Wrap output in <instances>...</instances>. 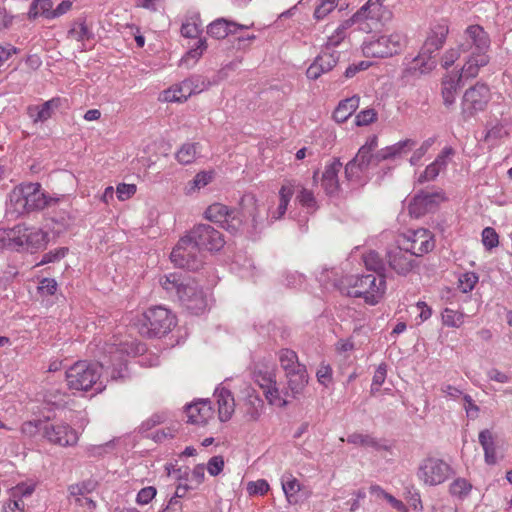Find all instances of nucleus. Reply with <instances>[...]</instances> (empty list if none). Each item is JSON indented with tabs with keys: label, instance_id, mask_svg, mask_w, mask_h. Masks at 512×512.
<instances>
[{
	"label": "nucleus",
	"instance_id": "obj_64",
	"mask_svg": "<svg viewBox=\"0 0 512 512\" xmlns=\"http://www.w3.org/2000/svg\"><path fill=\"white\" fill-rule=\"evenodd\" d=\"M336 5L333 2L320 0V3L314 11V16L317 20L324 19L329 13L335 9Z\"/></svg>",
	"mask_w": 512,
	"mask_h": 512
},
{
	"label": "nucleus",
	"instance_id": "obj_38",
	"mask_svg": "<svg viewBox=\"0 0 512 512\" xmlns=\"http://www.w3.org/2000/svg\"><path fill=\"white\" fill-rule=\"evenodd\" d=\"M278 358L282 369L285 371V374L306 367L299 362L297 353L288 348L281 349L278 352Z\"/></svg>",
	"mask_w": 512,
	"mask_h": 512
},
{
	"label": "nucleus",
	"instance_id": "obj_4",
	"mask_svg": "<svg viewBox=\"0 0 512 512\" xmlns=\"http://www.w3.org/2000/svg\"><path fill=\"white\" fill-rule=\"evenodd\" d=\"M297 185L295 181H285L279 190V203L276 208L268 209V217L264 218L259 215V208L256 199L253 196H245L242 198L243 214L251 218L252 228L255 232L263 229L266 225L281 219L288 208L290 200L295 192Z\"/></svg>",
	"mask_w": 512,
	"mask_h": 512
},
{
	"label": "nucleus",
	"instance_id": "obj_6",
	"mask_svg": "<svg viewBox=\"0 0 512 512\" xmlns=\"http://www.w3.org/2000/svg\"><path fill=\"white\" fill-rule=\"evenodd\" d=\"M176 325L175 315L163 306L148 308L139 319V332L147 337L165 335Z\"/></svg>",
	"mask_w": 512,
	"mask_h": 512
},
{
	"label": "nucleus",
	"instance_id": "obj_57",
	"mask_svg": "<svg viewBox=\"0 0 512 512\" xmlns=\"http://www.w3.org/2000/svg\"><path fill=\"white\" fill-rule=\"evenodd\" d=\"M205 479V468L203 464L196 465L188 476V484L191 489H197Z\"/></svg>",
	"mask_w": 512,
	"mask_h": 512
},
{
	"label": "nucleus",
	"instance_id": "obj_54",
	"mask_svg": "<svg viewBox=\"0 0 512 512\" xmlns=\"http://www.w3.org/2000/svg\"><path fill=\"white\" fill-rule=\"evenodd\" d=\"M387 376V365L386 363H381L378 365V367L375 370V373L372 378V384H371V394L375 395L382 384L385 382Z\"/></svg>",
	"mask_w": 512,
	"mask_h": 512
},
{
	"label": "nucleus",
	"instance_id": "obj_34",
	"mask_svg": "<svg viewBox=\"0 0 512 512\" xmlns=\"http://www.w3.org/2000/svg\"><path fill=\"white\" fill-rule=\"evenodd\" d=\"M288 389L293 397H297L303 392L308 383V374L306 367L286 373Z\"/></svg>",
	"mask_w": 512,
	"mask_h": 512
},
{
	"label": "nucleus",
	"instance_id": "obj_5",
	"mask_svg": "<svg viewBox=\"0 0 512 512\" xmlns=\"http://www.w3.org/2000/svg\"><path fill=\"white\" fill-rule=\"evenodd\" d=\"M342 284L347 289L348 296L361 297L370 305L377 304L386 289V281L382 274L349 275L343 279Z\"/></svg>",
	"mask_w": 512,
	"mask_h": 512
},
{
	"label": "nucleus",
	"instance_id": "obj_59",
	"mask_svg": "<svg viewBox=\"0 0 512 512\" xmlns=\"http://www.w3.org/2000/svg\"><path fill=\"white\" fill-rule=\"evenodd\" d=\"M377 119V113L374 109L368 108L360 111L356 115V125L357 126H367L373 123Z\"/></svg>",
	"mask_w": 512,
	"mask_h": 512
},
{
	"label": "nucleus",
	"instance_id": "obj_46",
	"mask_svg": "<svg viewBox=\"0 0 512 512\" xmlns=\"http://www.w3.org/2000/svg\"><path fill=\"white\" fill-rule=\"evenodd\" d=\"M212 180V173L211 172H199L196 174V176L193 178V180L189 181L185 187V193L186 194H192L196 192L197 190L205 187L207 184H209Z\"/></svg>",
	"mask_w": 512,
	"mask_h": 512
},
{
	"label": "nucleus",
	"instance_id": "obj_32",
	"mask_svg": "<svg viewBox=\"0 0 512 512\" xmlns=\"http://www.w3.org/2000/svg\"><path fill=\"white\" fill-rule=\"evenodd\" d=\"M415 146V141L406 139L399 141L391 146L385 147L376 153L377 161L394 159L403 154H407Z\"/></svg>",
	"mask_w": 512,
	"mask_h": 512
},
{
	"label": "nucleus",
	"instance_id": "obj_28",
	"mask_svg": "<svg viewBox=\"0 0 512 512\" xmlns=\"http://www.w3.org/2000/svg\"><path fill=\"white\" fill-rule=\"evenodd\" d=\"M462 78H469L464 75L463 68L460 73L446 75L443 78L441 94L446 106H451L455 103L457 89Z\"/></svg>",
	"mask_w": 512,
	"mask_h": 512
},
{
	"label": "nucleus",
	"instance_id": "obj_8",
	"mask_svg": "<svg viewBox=\"0 0 512 512\" xmlns=\"http://www.w3.org/2000/svg\"><path fill=\"white\" fill-rule=\"evenodd\" d=\"M454 474L453 468L446 461L428 457L423 459L416 472L418 480L425 486H438Z\"/></svg>",
	"mask_w": 512,
	"mask_h": 512
},
{
	"label": "nucleus",
	"instance_id": "obj_23",
	"mask_svg": "<svg viewBox=\"0 0 512 512\" xmlns=\"http://www.w3.org/2000/svg\"><path fill=\"white\" fill-rule=\"evenodd\" d=\"M383 1L384 0H368L352 18L356 23H360L364 20H370L375 23L381 21L387 13Z\"/></svg>",
	"mask_w": 512,
	"mask_h": 512
},
{
	"label": "nucleus",
	"instance_id": "obj_48",
	"mask_svg": "<svg viewBox=\"0 0 512 512\" xmlns=\"http://www.w3.org/2000/svg\"><path fill=\"white\" fill-rule=\"evenodd\" d=\"M246 416L251 421H256L262 414L263 401L258 396H249L247 400Z\"/></svg>",
	"mask_w": 512,
	"mask_h": 512
},
{
	"label": "nucleus",
	"instance_id": "obj_3",
	"mask_svg": "<svg viewBox=\"0 0 512 512\" xmlns=\"http://www.w3.org/2000/svg\"><path fill=\"white\" fill-rule=\"evenodd\" d=\"M109 372L108 361L89 362L77 361L65 372L67 386L70 390L89 391L100 393L105 389L103 384L102 371Z\"/></svg>",
	"mask_w": 512,
	"mask_h": 512
},
{
	"label": "nucleus",
	"instance_id": "obj_58",
	"mask_svg": "<svg viewBox=\"0 0 512 512\" xmlns=\"http://www.w3.org/2000/svg\"><path fill=\"white\" fill-rule=\"evenodd\" d=\"M482 243L488 249L491 250L499 244V237L496 231L491 227H486L482 231Z\"/></svg>",
	"mask_w": 512,
	"mask_h": 512
},
{
	"label": "nucleus",
	"instance_id": "obj_39",
	"mask_svg": "<svg viewBox=\"0 0 512 512\" xmlns=\"http://www.w3.org/2000/svg\"><path fill=\"white\" fill-rule=\"evenodd\" d=\"M93 33L86 25L85 19L78 18L73 21L67 32V38L78 42H84L92 38Z\"/></svg>",
	"mask_w": 512,
	"mask_h": 512
},
{
	"label": "nucleus",
	"instance_id": "obj_30",
	"mask_svg": "<svg viewBox=\"0 0 512 512\" xmlns=\"http://www.w3.org/2000/svg\"><path fill=\"white\" fill-rule=\"evenodd\" d=\"M276 372L273 364L258 363L254 367L253 379L261 389L267 388L276 382Z\"/></svg>",
	"mask_w": 512,
	"mask_h": 512
},
{
	"label": "nucleus",
	"instance_id": "obj_25",
	"mask_svg": "<svg viewBox=\"0 0 512 512\" xmlns=\"http://www.w3.org/2000/svg\"><path fill=\"white\" fill-rule=\"evenodd\" d=\"M188 422L197 425H205L214 416L211 404L207 400H201L186 407Z\"/></svg>",
	"mask_w": 512,
	"mask_h": 512
},
{
	"label": "nucleus",
	"instance_id": "obj_1",
	"mask_svg": "<svg viewBox=\"0 0 512 512\" xmlns=\"http://www.w3.org/2000/svg\"><path fill=\"white\" fill-rule=\"evenodd\" d=\"M160 283L169 296L176 297L192 313L199 314L206 310L207 296L193 278L180 273H171L164 275Z\"/></svg>",
	"mask_w": 512,
	"mask_h": 512
},
{
	"label": "nucleus",
	"instance_id": "obj_7",
	"mask_svg": "<svg viewBox=\"0 0 512 512\" xmlns=\"http://www.w3.org/2000/svg\"><path fill=\"white\" fill-rule=\"evenodd\" d=\"M103 351L105 355L102 361L109 362L110 377L117 380L125 376L127 357L139 352V348L128 341L118 342V339H115V342L106 344Z\"/></svg>",
	"mask_w": 512,
	"mask_h": 512
},
{
	"label": "nucleus",
	"instance_id": "obj_36",
	"mask_svg": "<svg viewBox=\"0 0 512 512\" xmlns=\"http://www.w3.org/2000/svg\"><path fill=\"white\" fill-rule=\"evenodd\" d=\"M281 486L289 504L295 505L299 502L298 493L301 490L300 482L290 473L281 477Z\"/></svg>",
	"mask_w": 512,
	"mask_h": 512
},
{
	"label": "nucleus",
	"instance_id": "obj_40",
	"mask_svg": "<svg viewBox=\"0 0 512 512\" xmlns=\"http://www.w3.org/2000/svg\"><path fill=\"white\" fill-rule=\"evenodd\" d=\"M356 22L351 17L343 21L334 31V33L328 37L325 44L326 50H331L340 45V43L347 37V30L351 28Z\"/></svg>",
	"mask_w": 512,
	"mask_h": 512
},
{
	"label": "nucleus",
	"instance_id": "obj_21",
	"mask_svg": "<svg viewBox=\"0 0 512 512\" xmlns=\"http://www.w3.org/2000/svg\"><path fill=\"white\" fill-rule=\"evenodd\" d=\"M435 67V55L430 54L429 51H424L422 47L419 54L409 63L405 73L413 77H419L431 72Z\"/></svg>",
	"mask_w": 512,
	"mask_h": 512
},
{
	"label": "nucleus",
	"instance_id": "obj_29",
	"mask_svg": "<svg viewBox=\"0 0 512 512\" xmlns=\"http://www.w3.org/2000/svg\"><path fill=\"white\" fill-rule=\"evenodd\" d=\"M448 34V26L445 24H437L428 35L423 44L424 51H429L430 54L435 53L443 46Z\"/></svg>",
	"mask_w": 512,
	"mask_h": 512
},
{
	"label": "nucleus",
	"instance_id": "obj_18",
	"mask_svg": "<svg viewBox=\"0 0 512 512\" xmlns=\"http://www.w3.org/2000/svg\"><path fill=\"white\" fill-rule=\"evenodd\" d=\"M444 200L445 195L442 191H422L416 194L411 201L409 205L410 214L415 217H420L428 212L434 211Z\"/></svg>",
	"mask_w": 512,
	"mask_h": 512
},
{
	"label": "nucleus",
	"instance_id": "obj_13",
	"mask_svg": "<svg viewBox=\"0 0 512 512\" xmlns=\"http://www.w3.org/2000/svg\"><path fill=\"white\" fill-rule=\"evenodd\" d=\"M188 236L200 251H218L225 244L222 233L209 224L196 225Z\"/></svg>",
	"mask_w": 512,
	"mask_h": 512
},
{
	"label": "nucleus",
	"instance_id": "obj_14",
	"mask_svg": "<svg viewBox=\"0 0 512 512\" xmlns=\"http://www.w3.org/2000/svg\"><path fill=\"white\" fill-rule=\"evenodd\" d=\"M42 435L49 443L61 447L74 446L79 440L77 431L65 422H46L42 428Z\"/></svg>",
	"mask_w": 512,
	"mask_h": 512
},
{
	"label": "nucleus",
	"instance_id": "obj_41",
	"mask_svg": "<svg viewBox=\"0 0 512 512\" xmlns=\"http://www.w3.org/2000/svg\"><path fill=\"white\" fill-rule=\"evenodd\" d=\"M472 487V484L467 479L458 477L450 483L449 493L452 497L463 500L468 497Z\"/></svg>",
	"mask_w": 512,
	"mask_h": 512
},
{
	"label": "nucleus",
	"instance_id": "obj_56",
	"mask_svg": "<svg viewBox=\"0 0 512 512\" xmlns=\"http://www.w3.org/2000/svg\"><path fill=\"white\" fill-rule=\"evenodd\" d=\"M0 247L16 250V227L13 229H0Z\"/></svg>",
	"mask_w": 512,
	"mask_h": 512
},
{
	"label": "nucleus",
	"instance_id": "obj_55",
	"mask_svg": "<svg viewBox=\"0 0 512 512\" xmlns=\"http://www.w3.org/2000/svg\"><path fill=\"white\" fill-rule=\"evenodd\" d=\"M190 489H191V487L188 483L179 484L176 487L174 496L171 497V499L169 500L167 507L160 512H171L172 510L176 509L177 506L181 507L179 499L183 498L186 495V492Z\"/></svg>",
	"mask_w": 512,
	"mask_h": 512
},
{
	"label": "nucleus",
	"instance_id": "obj_53",
	"mask_svg": "<svg viewBox=\"0 0 512 512\" xmlns=\"http://www.w3.org/2000/svg\"><path fill=\"white\" fill-rule=\"evenodd\" d=\"M345 176L349 181L361 182L366 176V172L352 159L345 166Z\"/></svg>",
	"mask_w": 512,
	"mask_h": 512
},
{
	"label": "nucleus",
	"instance_id": "obj_22",
	"mask_svg": "<svg viewBox=\"0 0 512 512\" xmlns=\"http://www.w3.org/2000/svg\"><path fill=\"white\" fill-rule=\"evenodd\" d=\"M342 167L339 159H333L325 165L321 176V186L327 195L333 196L339 191L338 174Z\"/></svg>",
	"mask_w": 512,
	"mask_h": 512
},
{
	"label": "nucleus",
	"instance_id": "obj_19",
	"mask_svg": "<svg viewBox=\"0 0 512 512\" xmlns=\"http://www.w3.org/2000/svg\"><path fill=\"white\" fill-rule=\"evenodd\" d=\"M416 256L407 248L397 246L387 253L389 267L399 275H407L417 265Z\"/></svg>",
	"mask_w": 512,
	"mask_h": 512
},
{
	"label": "nucleus",
	"instance_id": "obj_51",
	"mask_svg": "<svg viewBox=\"0 0 512 512\" xmlns=\"http://www.w3.org/2000/svg\"><path fill=\"white\" fill-rule=\"evenodd\" d=\"M353 159L366 173L371 165H377L380 162L377 161L376 154H369L365 152V149H359Z\"/></svg>",
	"mask_w": 512,
	"mask_h": 512
},
{
	"label": "nucleus",
	"instance_id": "obj_60",
	"mask_svg": "<svg viewBox=\"0 0 512 512\" xmlns=\"http://www.w3.org/2000/svg\"><path fill=\"white\" fill-rule=\"evenodd\" d=\"M269 490V484L264 479L251 481L247 484V491L250 495H264Z\"/></svg>",
	"mask_w": 512,
	"mask_h": 512
},
{
	"label": "nucleus",
	"instance_id": "obj_50",
	"mask_svg": "<svg viewBox=\"0 0 512 512\" xmlns=\"http://www.w3.org/2000/svg\"><path fill=\"white\" fill-rule=\"evenodd\" d=\"M363 261L365 267L373 272L380 274L379 272L383 270L384 264L382 258L376 251H369L363 256Z\"/></svg>",
	"mask_w": 512,
	"mask_h": 512
},
{
	"label": "nucleus",
	"instance_id": "obj_2",
	"mask_svg": "<svg viewBox=\"0 0 512 512\" xmlns=\"http://www.w3.org/2000/svg\"><path fill=\"white\" fill-rule=\"evenodd\" d=\"M490 48V38L480 25H470L464 32L460 50L467 54L463 73L466 77H476L481 67L489 63L487 52Z\"/></svg>",
	"mask_w": 512,
	"mask_h": 512
},
{
	"label": "nucleus",
	"instance_id": "obj_37",
	"mask_svg": "<svg viewBox=\"0 0 512 512\" xmlns=\"http://www.w3.org/2000/svg\"><path fill=\"white\" fill-rule=\"evenodd\" d=\"M201 146L199 143L187 142L181 145L176 152V159L182 165L193 163L200 154Z\"/></svg>",
	"mask_w": 512,
	"mask_h": 512
},
{
	"label": "nucleus",
	"instance_id": "obj_31",
	"mask_svg": "<svg viewBox=\"0 0 512 512\" xmlns=\"http://www.w3.org/2000/svg\"><path fill=\"white\" fill-rule=\"evenodd\" d=\"M479 443L484 450L485 463L488 465H495L498 461L497 458V446L493 433L489 429L480 431Z\"/></svg>",
	"mask_w": 512,
	"mask_h": 512
},
{
	"label": "nucleus",
	"instance_id": "obj_49",
	"mask_svg": "<svg viewBox=\"0 0 512 512\" xmlns=\"http://www.w3.org/2000/svg\"><path fill=\"white\" fill-rule=\"evenodd\" d=\"M347 442L350 444L364 447H372L375 449L380 448V444L378 443V441L368 434L353 433L347 437Z\"/></svg>",
	"mask_w": 512,
	"mask_h": 512
},
{
	"label": "nucleus",
	"instance_id": "obj_26",
	"mask_svg": "<svg viewBox=\"0 0 512 512\" xmlns=\"http://www.w3.org/2000/svg\"><path fill=\"white\" fill-rule=\"evenodd\" d=\"M61 105L59 97L52 98L42 105H30L27 107V114L34 123L45 122L52 117L53 111Z\"/></svg>",
	"mask_w": 512,
	"mask_h": 512
},
{
	"label": "nucleus",
	"instance_id": "obj_61",
	"mask_svg": "<svg viewBox=\"0 0 512 512\" xmlns=\"http://www.w3.org/2000/svg\"><path fill=\"white\" fill-rule=\"evenodd\" d=\"M157 490L153 486H147L142 488L136 497V502L139 505H146L152 501V499L156 496Z\"/></svg>",
	"mask_w": 512,
	"mask_h": 512
},
{
	"label": "nucleus",
	"instance_id": "obj_47",
	"mask_svg": "<svg viewBox=\"0 0 512 512\" xmlns=\"http://www.w3.org/2000/svg\"><path fill=\"white\" fill-rule=\"evenodd\" d=\"M441 317L443 325L447 327L458 328L464 322V314L450 308H445Z\"/></svg>",
	"mask_w": 512,
	"mask_h": 512
},
{
	"label": "nucleus",
	"instance_id": "obj_20",
	"mask_svg": "<svg viewBox=\"0 0 512 512\" xmlns=\"http://www.w3.org/2000/svg\"><path fill=\"white\" fill-rule=\"evenodd\" d=\"M25 196L27 198V213L42 210L57 204L60 199L48 196L39 183H26Z\"/></svg>",
	"mask_w": 512,
	"mask_h": 512
},
{
	"label": "nucleus",
	"instance_id": "obj_45",
	"mask_svg": "<svg viewBox=\"0 0 512 512\" xmlns=\"http://www.w3.org/2000/svg\"><path fill=\"white\" fill-rule=\"evenodd\" d=\"M202 31V23L199 15H195L181 26V34L186 38H196Z\"/></svg>",
	"mask_w": 512,
	"mask_h": 512
},
{
	"label": "nucleus",
	"instance_id": "obj_44",
	"mask_svg": "<svg viewBox=\"0 0 512 512\" xmlns=\"http://www.w3.org/2000/svg\"><path fill=\"white\" fill-rule=\"evenodd\" d=\"M338 59L339 57L336 51L330 52V50L325 49L315 58V61L318 62V66L324 73H327L335 67Z\"/></svg>",
	"mask_w": 512,
	"mask_h": 512
},
{
	"label": "nucleus",
	"instance_id": "obj_27",
	"mask_svg": "<svg viewBox=\"0 0 512 512\" xmlns=\"http://www.w3.org/2000/svg\"><path fill=\"white\" fill-rule=\"evenodd\" d=\"M215 397L218 404V417L226 422L231 419L235 410V401L232 393L226 388H217Z\"/></svg>",
	"mask_w": 512,
	"mask_h": 512
},
{
	"label": "nucleus",
	"instance_id": "obj_63",
	"mask_svg": "<svg viewBox=\"0 0 512 512\" xmlns=\"http://www.w3.org/2000/svg\"><path fill=\"white\" fill-rule=\"evenodd\" d=\"M43 426L41 420L26 421L21 425V433L27 437H33L39 430L42 431Z\"/></svg>",
	"mask_w": 512,
	"mask_h": 512
},
{
	"label": "nucleus",
	"instance_id": "obj_12",
	"mask_svg": "<svg viewBox=\"0 0 512 512\" xmlns=\"http://www.w3.org/2000/svg\"><path fill=\"white\" fill-rule=\"evenodd\" d=\"M247 215L243 214V211L238 212L235 209H230L228 206L221 203H214L210 205L205 211V217L215 223L220 224L221 227L236 233L240 230L243 225L242 217Z\"/></svg>",
	"mask_w": 512,
	"mask_h": 512
},
{
	"label": "nucleus",
	"instance_id": "obj_52",
	"mask_svg": "<svg viewBox=\"0 0 512 512\" xmlns=\"http://www.w3.org/2000/svg\"><path fill=\"white\" fill-rule=\"evenodd\" d=\"M478 282V276L474 272H466L458 278V288L463 293L472 291Z\"/></svg>",
	"mask_w": 512,
	"mask_h": 512
},
{
	"label": "nucleus",
	"instance_id": "obj_33",
	"mask_svg": "<svg viewBox=\"0 0 512 512\" xmlns=\"http://www.w3.org/2000/svg\"><path fill=\"white\" fill-rule=\"evenodd\" d=\"M253 24L250 26L248 25H240L234 22H229L223 18L217 19L213 21L208 26V34L216 39H223L225 38L229 33H234L235 30H232V27L237 29H249Z\"/></svg>",
	"mask_w": 512,
	"mask_h": 512
},
{
	"label": "nucleus",
	"instance_id": "obj_11",
	"mask_svg": "<svg viewBox=\"0 0 512 512\" xmlns=\"http://www.w3.org/2000/svg\"><path fill=\"white\" fill-rule=\"evenodd\" d=\"M490 100V89L486 84L477 83L467 89L461 102L463 118L469 119L478 112L483 111Z\"/></svg>",
	"mask_w": 512,
	"mask_h": 512
},
{
	"label": "nucleus",
	"instance_id": "obj_43",
	"mask_svg": "<svg viewBox=\"0 0 512 512\" xmlns=\"http://www.w3.org/2000/svg\"><path fill=\"white\" fill-rule=\"evenodd\" d=\"M263 393L270 405H274L277 407H286L288 401L281 396L280 390L277 386V381L272 385H269L267 388H263Z\"/></svg>",
	"mask_w": 512,
	"mask_h": 512
},
{
	"label": "nucleus",
	"instance_id": "obj_15",
	"mask_svg": "<svg viewBox=\"0 0 512 512\" xmlns=\"http://www.w3.org/2000/svg\"><path fill=\"white\" fill-rule=\"evenodd\" d=\"M48 243V234L40 228L16 226V250H38Z\"/></svg>",
	"mask_w": 512,
	"mask_h": 512
},
{
	"label": "nucleus",
	"instance_id": "obj_24",
	"mask_svg": "<svg viewBox=\"0 0 512 512\" xmlns=\"http://www.w3.org/2000/svg\"><path fill=\"white\" fill-rule=\"evenodd\" d=\"M27 198L25 196L24 184L14 187L8 194L6 202V213L17 218L27 213Z\"/></svg>",
	"mask_w": 512,
	"mask_h": 512
},
{
	"label": "nucleus",
	"instance_id": "obj_9",
	"mask_svg": "<svg viewBox=\"0 0 512 512\" xmlns=\"http://www.w3.org/2000/svg\"><path fill=\"white\" fill-rule=\"evenodd\" d=\"M405 45L406 37L402 33L393 32L365 42L362 51L367 57L385 58L400 53Z\"/></svg>",
	"mask_w": 512,
	"mask_h": 512
},
{
	"label": "nucleus",
	"instance_id": "obj_62",
	"mask_svg": "<svg viewBox=\"0 0 512 512\" xmlns=\"http://www.w3.org/2000/svg\"><path fill=\"white\" fill-rule=\"evenodd\" d=\"M136 190L135 184L120 183L116 188L117 198L120 201H125L131 198L136 193Z\"/></svg>",
	"mask_w": 512,
	"mask_h": 512
},
{
	"label": "nucleus",
	"instance_id": "obj_35",
	"mask_svg": "<svg viewBox=\"0 0 512 512\" xmlns=\"http://www.w3.org/2000/svg\"><path fill=\"white\" fill-rule=\"evenodd\" d=\"M360 99L354 95L350 98H346L338 104L333 112V118L338 123L345 122L358 108Z\"/></svg>",
	"mask_w": 512,
	"mask_h": 512
},
{
	"label": "nucleus",
	"instance_id": "obj_17",
	"mask_svg": "<svg viewBox=\"0 0 512 512\" xmlns=\"http://www.w3.org/2000/svg\"><path fill=\"white\" fill-rule=\"evenodd\" d=\"M412 254L420 257L433 250L435 246L433 234L424 228L408 231L403 244Z\"/></svg>",
	"mask_w": 512,
	"mask_h": 512
},
{
	"label": "nucleus",
	"instance_id": "obj_10",
	"mask_svg": "<svg viewBox=\"0 0 512 512\" xmlns=\"http://www.w3.org/2000/svg\"><path fill=\"white\" fill-rule=\"evenodd\" d=\"M171 261L180 268L197 270L202 263L201 251L187 235L182 237L170 254Z\"/></svg>",
	"mask_w": 512,
	"mask_h": 512
},
{
	"label": "nucleus",
	"instance_id": "obj_16",
	"mask_svg": "<svg viewBox=\"0 0 512 512\" xmlns=\"http://www.w3.org/2000/svg\"><path fill=\"white\" fill-rule=\"evenodd\" d=\"M205 89H207V84L203 79L191 77L164 91V99L169 102H184L191 95L199 94Z\"/></svg>",
	"mask_w": 512,
	"mask_h": 512
},
{
	"label": "nucleus",
	"instance_id": "obj_42",
	"mask_svg": "<svg viewBox=\"0 0 512 512\" xmlns=\"http://www.w3.org/2000/svg\"><path fill=\"white\" fill-rule=\"evenodd\" d=\"M296 201L309 213H313L318 209V204L313 192L305 187H300L298 190Z\"/></svg>",
	"mask_w": 512,
	"mask_h": 512
}]
</instances>
